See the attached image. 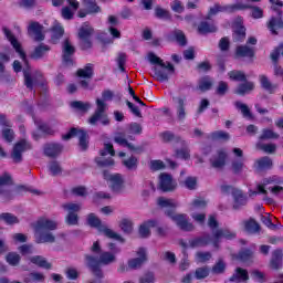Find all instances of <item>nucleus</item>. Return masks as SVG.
Masks as SVG:
<instances>
[{"instance_id":"obj_1","label":"nucleus","mask_w":283,"mask_h":283,"mask_svg":"<svg viewBox=\"0 0 283 283\" xmlns=\"http://www.w3.org/2000/svg\"><path fill=\"white\" fill-rule=\"evenodd\" d=\"M91 251L98 256L90 254L85 255L86 264L96 277H103V271L101 270V266H109V264H114V262H116V255L108 251L103 252L98 241L93 243Z\"/></svg>"},{"instance_id":"obj_2","label":"nucleus","mask_w":283,"mask_h":283,"mask_svg":"<svg viewBox=\"0 0 283 283\" xmlns=\"http://www.w3.org/2000/svg\"><path fill=\"white\" fill-rule=\"evenodd\" d=\"M59 223L54 220L42 217L33 226L36 244H54L56 237L52 231H56Z\"/></svg>"},{"instance_id":"obj_3","label":"nucleus","mask_w":283,"mask_h":283,"mask_svg":"<svg viewBox=\"0 0 283 283\" xmlns=\"http://www.w3.org/2000/svg\"><path fill=\"white\" fill-rule=\"evenodd\" d=\"M102 97L103 99H96V111L88 118L90 125H96L98 120L102 125H109V117L105 114V112H107V103H105V101H112L114 98V92L106 90L102 93Z\"/></svg>"},{"instance_id":"obj_4","label":"nucleus","mask_w":283,"mask_h":283,"mask_svg":"<svg viewBox=\"0 0 283 283\" xmlns=\"http://www.w3.org/2000/svg\"><path fill=\"white\" fill-rule=\"evenodd\" d=\"M281 184L282 179L277 176L265 178L262 184L256 186V191H250V197L258 196V193L266 196L269 191L272 196H279L280 193H283V187L280 186Z\"/></svg>"},{"instance_id":"obj_5","label":"nucleus","mask_w":283,"mask_h":283,"mask_svg":"<svg viewBox=\"0 0 283 283\" xmlns=\"http://www.w3.org/2000/svg\"><path fill=\"white\" fill-rule=\"evenodd\" d=\"M86 220H87L88 227H93L94 229H97L99 233H103V235H105L106 238H109L111 240H116L117 242H120L122 244H124L125 238H123L116 231L107 228V226L103 224L101 222V219H98L96 214L90 213Z\"/></svg>"},{"instance_id":"obj_6","label":"nucleus","mask_w":283,"mask_h":283,"mask_svg":"<svg viewBox=\"0 0 283 283\" xmlns=\"http://www.w3.org/2000/svg\"><path fill=\"white\" fill-rule=\"evenodd\" d=\"M208 227L212 233V244L213 247H218L220 240L226 238L227 240H231V238H235V234L228 229H220L218 228V219L216 216H210L208 219Z\"/></svg>"},{"instance_id":"obj_7","label":"nucleus","mask_w":283,"mask_h":283,"mask_svg":"<svg viewBox=\"0 0 283 283\" xmlns=\"http://www.w3.org/2000/svg\"><path fill=\"white\" fill-rule=\"evenodd\" d=\"M153 78L155 81H159V83H163L165 81H169V76L176 72V69H174V64L169 62H164L161 65H155L153 66Z\"/></svg>"},{"instance_id":"obj_8","label":"nucleus","mask_w":283,"mask_h":283,"mask_svg":"<svg viewBox=\"0 0 283 283\" xmlns=\"http://www.w3.org/2000/svg\"><path fill=\"white\" fill-rule=\"evenodd\" d=\"M172 104L175 108L176 118L179 123L187 120V96H172Z\"/></svg>"},{"instance_id":"obj_9","label":"nucleus","mask_w":283,"mask_h":283,"mask_svg":"<svg viewBox=\"0 0 283 283\" xmlns=\"http://www.w3.org/2000/svg\"><path fill=\"white\" fill-rule=\"evenodd\" d=\"M62 208L64 211H67V216L65 218L66 224H70L71 227H76L78 224V211H81V203H64L62 205Z\"/></svg>"},{"instance_id":"obj_10","label":"nucleus","mask_w":283,"mask_h":283,"mask_svg":"<svg viewBox=\"0 0 283 283\" xmlns=\"http://www.w3.org/2000/svg\"><path fill=\"white\" fill-rule=\"evenodd\" d=\"M92 34H94V29L90 24L84 23L80 28L78 36L82 50H90L92 48Z\"/></svg>"},{"instance_id":"obj_11","label":"nucleus","mask_w":283,"mask_h":283,"mask_svg":"<svg viewBox=\"0 0 283 283\" xmlns=\"http://www.w3.org/2000/svg\"><path fill=\"white\" fill-rule=\"evenodd\" d=\"M101 157L95 158V163L98 167H112L114 165V159L108 158L105 159V156L109 154L111 156H116V151L114 150V145L112 144H104V149L99 151Z\"/></svg>"},{"instance_id":"obj_12","label":"nucleus","mask_w":283,"mask_h":283,"mask_svg":"<svg viewBox=\"0 0 283 283\" xmlns=\"http://www.w3.org/2000/svg\"><path fill=\"white\" fill-rule=\"evenodd\" d=\"M103 176L105 180L109 182L111 189L116 193L123 191V189L125 188V180L123 179V176L118 174L112 175L109 174V171H104Z\"/></svg>"},{"instance_id":"obj_13","label":"nucleus","mask_w":283,"mask_h":283,"mask_svg":"<svg viewBox=\"0 0 283 283\" xmlns=\"http://www.w3.org/2000/svg\"><path fill=\"white\" fill-rule=\"evenodd\" d=\"M28 149H32V145H30L28 140L22 139L15 143L11 153L13 163H21V160H23V151H28Z\"/></svg>"},{"instance_id":"obj_14","label":"nucleus","mask_w":283,"mask_h":283,"mask_svg":"<svg viewBox=\"0 0 283 283\" xmlns=\"http://www.w3.org/2000/svg\"><path fill=\"white\" fill-rule=\"evenodd\" d=\"M76 136L80 140V147L85 151L87 149V133L83 129L72 128L66 135L63 136V140H70V138H74Z\"/></svg>"},{"instance_id":"obj_15","label":"nucleus","mask_w":283,"mask_h":283,"mask_svg":"<svg viewBox=\"0 0 283 283\" xmlns=\"http://www.w3.org/2000/svg\"><path fill=\"white\" fill-rule=\"evenodd\" d=\"M136 255L137 258L127 261L130 271H137V269L143 266V263L147 260V250L145 248H139L136 251Z\"/></svg>"},{"instance_id":"obj_16","label":"nucleus","mask_w":283,"mask_h":283,"mask_svg":"<svg viewBox=\"0 0 283 283\" xmlns=\"http://www.w3.org/2000/svg\"><path fill=\"white\" fill-rule=\"evenodd\" d=\"M227 150L224 148L218 149L210 158V165L213 169H223L227 165Z\"/></svg>"},{"instance_id":"obj_17","label":"nucleus","mask_w":283,"mask_h":283,"mask_svg":"<svg viewBox=\"0 0 283 283\" xmlns=\"http://www.w3.org/2000/svg\"><path fill=\"white\" fill-rule=\"evenodd\" d=\"M168 217L176 222L177 227H179L181 231H193V223L189 222L187 214H175L174 212H168Z\"/></svg>"},{"instance_id":"obj_18","label":"nucleus","mask_w":283,"mask_h":283,"mask_svg":"<svg viewBox=\"0 0 283 283\" xmlns=\"http://www.w3.org/2000/svg\"><path fill=\"white\" fill-rule=\"evenodd\" d=\"M83 6L85 10L78 11L80 19H85L87 14H98V12H102V9L98 3H96V0H83Z\"/></svg>"},{"instance_id":"obj_19","label":"nucleus","mask_w":283,"mask_h":283,"mask_svg":"<svg viewBox=\"0 0 283 283\" xmlns=\"http://www.w3.org/2000/svg\"><path fill=\"white\" fill-rule=\"evenodd\" d=\"M3 33L7 36L8 41H10L11 45L14 48L15 52L20 55V59L24 63H28V59L25 57V52H23V49H21V44L19 41H17V38L12 34V31L9 30L8 28H3Z\"/></svg>"},{"instance_id":"obj_20","label":"nucleus","mask_w":283,"mask_h":283,"mask_svg":"<svg viewBox=\"0 0 283 283\" xmlns=\"http://www.w3.org/2000/svg\"><path fill=\"white\" fill-rule=\"evenodd\" d=\"M232 154L235 158H239L232 161V171L241 174L242 169H244V151L241 148H233Z\"/></svg>"},{"instance_id":"obj_21","label":"nucleus","mask_w":283,"mask_h":283,"mask_svg":"<svg viewBox=\"0 0 283 283\" xmlns=\"http://www.w3.org/2000/svg\"><path fill=\"white\" fill-rule=\"evenodd\" d=\"M159 187L163 191H174L178 184H176L171 175L164 172L159 176Z\"/></svg>"},{"instance_id":"obj_22","label":"nucleus","mask_w":283,"mask_h":283,"mask_svg":"<svg viewBox=\"0 0 283 283\" xmlns=\"http://www.w3.org/2000/svg\"><path fill=\"white\" fill-rule=\"evenodd\" d=\"M28 32L33 41H43L45 39V34H43V25L38 22H31Z\"/></svg>"},{"instance_id":"obj_23","label":"nucleus","mask_w":283,"mask_h":283,"mask_svg":"<svg viewBox=\"0 0 283 283\" xmlns=\"http://www.w3.org/2000/svg\"><path fill=\"white\" fill-rule=\"evenodd\" d=\"M157 205L160 207V209H165L167 216H169V213H174V209L178 207L176 200L167 199L165 197H159L157 199Z\"/></svg>"},{"instance_id":"obj_24","label":"nucleus","mask_w":283,"mask_h":283,"mask_svg":"<svg viewBox=\"0 0 283 283\" xmlns=\"http://www.w3.org/2000/svg\"><path fill=\"white\" fill-rule=\"evenodd\" d=\"M114 142L122 147H127L129 151H140V147H136L134 144L127 142V137H125V134L123 133H117L114 136Z\"/></svg>"},{"instance_id":"obj_25","label":"nucleus","mask_w":283,"mask_h":283,"mask_svg":"<svg viewBox=\"0 0 283 283\" xmlns=\"http://www.w3.org/2000/svg\"><path fill=\"white\" fill-rule=\"evenodd\" d=\"M235 54L239 59H252L255 56V46H249V44L237 46Z\"/></svg>"},{"instance_id":"obj_26","label":"nucleus","mask_w":283,"mask_h":283,"mask_svg":"<svg viewBox=\"0 0 283 283\" xmlns=\"http://www.w3.org/2000/svg\"><path fill=\"white\" fill-rule=\"evenodd\" d=\"M76 52L74 45L70 42V40H65L63 43V61L65 65H72V55Z\"/></svg>"},{"instance_id":"obj_27","label":"nucleus","mask_w":283,"mask_h":283,"mask_svg":"<svg viewBox=\"0 0 283 283\" xmlns=\"http://www.w3.org/2000/svg\"><path fill=\"white\" fill-rule=\"evenodd\" d=\"M211 243L213 244V237H210V235L195 238L189 241V245L191 247V249L207 247L208 244H211Z\"/></svg>"},{"instance_id":"obj_28","label":"nucleus","mask_w":283,"mask_h":283,"mask_svg":"<svg viewBox=\"0 0 283 283\" xmlns=\"http://www.w3.org/2000/svg\"><path fill=\"white\" fill-rule=\"evenodd\" d=\"M154 227H158V221H156V220H148V221L144 222L139 227V235H140V238H149V235H151V229H154Z\"/></svg>"},{"instance_id":"obj_29","label":"nucleus","mask_w":283,"mask_h":283,"mask_svg":"<svg viewBox=\"0 0 283 283\" xmlns=\"http://www.w3.org/2000/svg\"><path fill=\"white\" fill-rule=\"evenodd\" d=\"M63 151V146L61 144H46L44 145V155L49 158H54Z\"/></svg>"},{"instance_id":"obj_30","label":"nucleus","mask_w":283,"mask_h":283,"mask_svg":"<svg viewBox=\"0 0 283 283\" xmlns=\"http://www.w3.org/2000/svg\"><path fill=\"white\" fill-rule=\"evenodd\" d=\"M230 282H249V272L242 268H237L230 277Z\"/></svg>"},{"instance_id":"obj_31","label":"nucleus","mask_w":283,"mask_h":283,"mask_svg":"<svg viewBox=\"0 0 283 283\" xmlns=\"http://www.w3.org/2000/svg\"><path fill=\"white\" fill-rule=\"evenodd\" d=\"M281 28H283V21L281 15L272 17L268 22V30H270V32H272L273 34H277V30H281Z\"/></svg>"},{"instance_id":"obj_32","label":"nucleus","mask_w":283,"mask_h":283,"mask_svg":"<svg viewBox=\"0 0 283 283\" xmlns=\"http://www.w3.org/2000/svg\"><path fill=\"white\" fill-rule=\"evenodd\" d=\"M233 198V209H240V207H244L247 205V197L241 190H234L232 192Z\"/></svg>"},{"instance_id":"obj_33","label":"nucleus","mask_w":283,"mask_h":283,"mask_svg":"<svg viewBox=\"0 0 283 283\" xmlns=\"http://www.w3.org/2000/svg\"><path fill=\"white\" fill-rule=\"evenodd\" d=\"M253 90H255V84L253 82H244L238 85L235 94H239V96H245V94H251Z\"/></svg>"},{"instance_id":"obj_34","label":"nucleus","mask_w":283,"mask_h":283,"mask_svg":"<svg viewBox=\"0 0 283 283\" xmlns=\"http://www.w3.org/2000/svg\"><path fill=\"white\" fill-rule=\"evenodd\" d=\"M262 0H237L232 6V10H249V8H252L251 3H260Z\"/></svg>"},{"instance_id":"obj_35","label":"nucleus","mask_w":283,"mask_h":283,"mask_svg":"<svg viewBox=\"0 0 283 283\" xmlns=\"http://www.w3.org/2000/svg\"><path fill=\"white\" fill-rule=\"evenodd\" d=\"M49 52H50V48L46 44H40L31 53V59L39 61V59H43V56Z\"/></svg>"},{"instance_id":"obj_36","label":"nucleus","mask_w":283,"mask_h":283,"mask_svg":"<svg viewBox=\"0 0 283 283\" xmlns=\"http://www.w3.org/2000/svg\"><path fill=\"white\" fill-rule=\"evenodd\" d=\"M254 167L258 169V171L271 169V167H273V160H271L269 157H262L255 161Z\"/></svg>"},{"instance_id":"obj_37","label":"nucleus","mask_w":283,"mask_h":283,"mask_svg":"<svg viewBox=\"0 0 283 283\" xmlns=\"http://www.w3.org/2000/svg\"><path fill=\"white\" fill-rule=\"evenodd\" d=\"M180 185H182L186 189L193 191L198 189V178L186 177L185 179H182V177H180Z\"/></svg>"},{"instance_id":"obj_38","label":"nucleus","mask_w":283,"mask_h":283,"mask_svg":"<svg viewBox=\"0 0 283 283\" xmlns=\"http://www.w3.org/2000/svg\"><path fill=\"white\" fill-rule=\"evenodd\" d=\"M29 260L32 264H35L41 269H52V264H50L48 260L41 255L31 256Z\"/></svg>"},{"instance_id":"obj_39","label":"nucleus","mask_w":283,"mask_h":283,"mask_svg":"<svg viewBox=\"0 0 283 283\" xmlns=\"http://www.w3.org/2000/svg\"><path fill=\"white\" fill-rule=\"evenodd\" d=\"M259 81L263 90H266V92H275L277 90V85L271 83V80L266 75H260Z\"/></svg>"},{"instance_id":"obj_40","label":"nucleus","mask_w":283,"mask_h":283,"mask_svg":"<svg viewBox=\"0 0 283 283\" xmlns=\"http://www.w3.org/2000/svg\"><path fill=\"white\" fill-rule=\"evenodd\" d=\"M242 227L248 233H258L260 231V224L253 219L243 221Z\"/></svg>"},{"instance_id":"obj_41","label":"nucleus","mask_w":283,"mask_h":283,"mask_svg":"<svg viewBox=\"0 0 283 283\" xmlns=\"http://www.w3.org/2000/svg\"><path fill=\"white\" fill-rule=\"evenodd\" d=\"M0 220L4 222V224H19V218L10 212L1 213Z\"/></svg>"},{"instance_id":"obj_42","label":"nucleus","mask_w":283,"mask_h":283,"mask_svg":"<svg viewBox=\"0 0 283 283\" xmlns=\"http://www.w3.org/2000/svg\"><path fill=\"white\" fill-rule=\"evenodd\" d=\"M212 86H213V81H211V77L206 76L199 80L197 90H200V92H208V90H211Z\"/></svg>"},{"instance_id":"obj_43","label":"nucleus","mask_w":283,"mask_h":283,"mask_svg":"<svg viewBox=\"0 0 283 283\" xmlns=\"http://www.w3.org/2000/svg\"><path fill=\"white\" fill-rule=\"evenodd\" d=\"M211 258H212L211 252L198 251L195 254V261L197 262V264H205V263L209 262V260H211Z\"/></svg>"},{"instance_id":"obj_44","label":"nucleus","mask_w":283,"mask_h":283,"mask_svg":"<svg viewBox=\"0 0 283 283\" xmlns=\"http://www.w3.org/2000/svg\"><path fill=\"white\" fill-rule=\"evenodd\" d=\"M277 138H280V135L269 128L263 129L260 136V140H277Z\"/></svg>"},{"instance_id":"obj_45","label":"nucleus","mask_w":283,"mask_h":283,"mask_svg":"<svg viewBox=\"0 0 283 283\" xmlns=\"http://www.w3.org/2000/svg\"><path fill=\"white\" fill-rule=\"evenodd\" d=\"M234 106L237 107V109L241 111V114L243 116V118H253V115L251 114V109H249V106L242 102H235Z\"/></svg>"},{"instance_id":"obj_46","label":"nucleus","mask_w":283,"mask_h":283,"mask_svg":"<svg viewBox=\"0 0 283 283\" xmlns=\"http://www.w3.org/2000/svg\"><path fill=\"white\" fill-rule=\"evenodd\" d=\"M119 229L126 233L129 234L132 231H134V222L129 219H122L119 222Z\"/></svg>"},{"instance_id":"obj_47","label":"nucleus","mask_w":283,"mask_h":283,"mask_svg":"<svg viewBox=\"0 0 283 283\" xmlns=\"http://www.w3.org/2000/svg\"><path fill=\"white\" fill-rule=\"evenodd\" d=\"M228 76L230 81L247 82V74L242 71H230Z\"/></svg>"},{"instance_id":"obj_48","label":"nucleus","mask_w":283,"mask_h":283,"mask_svg":"<svg viewBox=\"0 0 283 283\" xmlns=\"http://www.w3.org/2000/svg\"><path fill=\"white\" fill-rule=\"evenodd\" d=\"M10 185H12V177L9 174L0 176V193H3L6 187H10Z\"/></svg>"},{"instance_id":"obj_49","label":"nucleus","mask_w":283,"mask_h":283,"mask_svg":"<svg viewBox=\"0 0 283 283\" xmlns=\"http://www.w3.org/2000/svg\"><path fill=\"white\" fill-rule=\"evenodd\" d=\"M256 149H260L261 151H264L265 154H275V149H277V146L275 144H256Z\"/></svg>"},{"instance_id":"obj_50","label":"nucleus","mask_w":283,"mask_h":283,"mask_svg":"<svg viewBox=\"0 0 283 283\" xmlns=\"http://www.w3.org/2000/svg\"><path fill=\"white\" fill-rule=\"evenodd\" d=\"M282 261V250H275L272 253L271 268L280 269V262Z\"/></svg>"},{"instance_id":"obj_51","label":"nucleus","mask_w":283,"mask_h":283,"mask_svg":"<svg viewBox=\"0 0 283 283\" xmlns=\"http://www.w3.org/2000/svg\"><path fill=\"white\" fill-rule=\"evenodd\" d=\"M207 207V200L203 198H196L190 205V211H198V209H205Z\"/></svg>"},{"instance_id":"obj_52","label":"nucleus","mask_w":283,"mask_h":283,"mask_svg":"<svg viewBox=\"0 0 283 283\" xmlns=\"http://www.w3.org/2000/svg\"><path fill=\"white\" fill-rule=\"evenodd\" d=\"M45 280V275L43 273L39 272H32L24 279L25 283H31V282H43Z\"/></svg>"},{"instance_id":"obj_53","label":"nucleus","mask_w":283,"mask_h":283,"mask_svg":"<svg viewBox=\"0 0 283 283\" xmlns=\"http://www.w3.org/2000/svg\"><path fill=\"white\" fill-rule=\"evenodd\" d=\"M218 29L213 24L201 22L198 27L200 34H209V32H216Z\"/></svg>"},{"instance_id":"obj_54","label":"nucleus","mask_w":283,"mask_h":283,"mask_svg":"<svg viewBox=\"0 0 283 283\" xmlns=\"http://www.w3.org/2000/svg\"><path fill=\"white\" fill-rule=\"evenodd\" d=\"M10 56H12L11 50L7 53H0V74L6 72V65H3V63H10Z\"/></svg>"},{"instance_id":"obj_55","label":"nucleus","mask_w":283,"mask_h":283,"mask_svg":"<svg viewBox=\"0 0 283 283\" xmlns=\"http://www.w3.org/2000/svg\"><path fill=\"white\" fill-rule=\"evenodd\" d=\"M6 260L11 266H18L19 262H21V255L17 254V252H11L7 254Z\"/></svg>"},{"instance_id":"obj_56","label":"nucleus","mask_w":283,"mask_h":283,"mask_svg":"<svg viewBox=\"0 0 283 283\" xmlns=\"http://www.w3.org/2000/svg\"><path fill=\"white\" fill-rule=\"evenodd\" d=\"M212 140H229L231 138V135L224 130H216L211 133Z\"/></svg>"},{"instance_id":"obj_57","label":"nucleus","mask_w":283,"mask_h":283,"mask_svg":"<svg viewBox=\"0 0 283 283\" xmlns=\"http://www.w3.org/2000/svg\"><path fill=\"white\" fill-rule=\"evenodd\" d=\"M52 41L53 43H56V41H59V39H61L63 36V27H61V24H55L52 28Z\"/></svg>"},{"instance_id":"obj_58","label":"nucleus","mask_w":283,"mask_h":283,"mask_svg":"<svg viewBox=\"0 0 283 283\" xmlns=\"http://www.w3.org/2000/svg\"><path fill=\"white\" fill-rule=\"evenodd\" d=\"M251 277L254 280V282L263 283L266 281V274L260 270H253L251 272Z\"/></svg>"},{"instance_id":"obj_59","label":"nucleus","mask_w":283,"mask_h":283,"mask_svg":"<svg viewBox=\"0 0 283 283\" xmlns=\"http://www.w3.org/2000/svg\"><path fill=\"white\" fill-rule=\"evenodd\" d=\"M210 270L207 266L198 268L195 272V277L197 280H205V277H209Z\"/></svg>"},{"instance_id":"obj_60","label":"nucleus","mask_w":283,"mask_h":283,"mask_svg":"<svg viewBox=\"0 0 283 283\" xmlns=\"http://www.w3.org/2000/svg\"><path fill=\"white\" fill-rule=\"evenodd\" d=\"M71 106L74 109H78L80 112H87V109H90L92 107V104H90L87 102H72Z\"/></svg>"},{"instance_id":"obj_61","label":"nucleus","mask_w":283,"mask_h":283,"mask_svg":"<svg viewBox=\"0 0 283 283\" xmlns=\"http://www.w3.org/2000/svg\"><path fill=\"white\" fill-rule=\"evenodd\" d=\"M155 15L157 19H171V13L167 9H163V7L155 8Z\"/></svg>"},{"instance_id":"obj_62","label":"nucleus","mask_w":283,"mask_h":283,"mask_svg":"<svg viewBox=\"0 0 283 283\" xmlns=\"http://www.w3.org/2000/svg\"><path fill=\"white\" fill-rule=\"evenodd\" d=\"M34 123H35L38 129H40V132H42L43 134H54V130L52 128H50V126H48L41 119H35Z\"/></svg>"},{"instance_id":"obj_63","label":"nucleus","mask_w":283,"mask_h":283,"mask_svg":"<svg viewBox=\"0 0 283 283\" xmlns=\"http://www.w3.org/2000/svg\"><path fill=\"white\" fill-rule=\"evenodd\" d=\"M160 258L164 262H168V264H176V254L174 252L165 251Z\"/></svg>"},{"instance_id":"obj_64","label":"nucleus","mask_w":283,"mask_h":283,"mask_svg":"<svg viewBox=\"0 0 283 283\" xmlns=\"http://www.w3.org/2000/svg\"><path fill=\"white\" fill-rule=\"evenodd\" d=\"M2 138L6 143H12L14 140V130L12 128H3Z\"/></svg>"}]
</instances>
